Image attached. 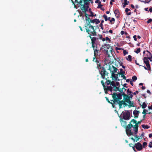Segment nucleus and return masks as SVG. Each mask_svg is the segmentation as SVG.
I'll return each instance as SVG.
<instances>
[{
    "label": "nucleus",
    "mask_w": 152,
    "mask_h": 152,
    "mask_svg": "<svg viewBox=\"0 0 152 152\" xmlns=\"http://www.w3.org/2000/svg\"><path fill=\"white\" fill-rule=\"evenodd\" d=\"M120 72L118 73V74H119V75H121V74H120V73H122V72H124V74L125 73V72L124 71H123V69H120Z\"/></svg>",
    "instance_id": "obj_44"
},
{
    "label": "nucleus",
    "mask_w": 152,
    "mask_h": 152,
    "mask_svg": "<svg viewBox=\"0 0 152 152\" xmlns=\"http://www.w3.org/2000/svg\"><path fill=\"white\" fill-rule=\"evenodd\" d=\"M86 32L89 35L91 34V36H96L97 34L96 31V28L94 29V26L91 25V23H87L85 26Z\"/></svg>",
    "instance_id": "obj_3"
},
{
    "label": "nucleus",
    "mask_w": 152,
    "mask_h": 152,
    "mask_svg": "<svg viewBox=\"0 0 152 152\" xmlns=\"http://www.w3.org/2000/svg\"><path fill=\"white\" fill-rule=\"evenodd\" d=\"M135 147L136 149L138 151H140L142 150L143 147L142 144L138 142L135 144Z\"/></svg>",
    "instance_id": "obj_11"
},
{
    "label": "nucleus",
    "mask_w": 152,
    "mask_h": 152,
    "mask_svg": "<svg viewBox=\"0 0 152 152\" xmlns=\"http://www.w3.org/2000/svg\"><path fill=\"white\" fill-rule=\"evenodd\" d=\"M100 26L101 27V28L102 30H103L104 29V28L103 27V24L100 23Z\"/></svg>",
    "instance_id": "obj_56"
},
{
    "label": "nucleus",
    "mask_w": 152,
    "mask_h": 152,
    "mask_svg": "<svg viewBox=\"0 0 152 152\" xmlns=\"http://www.w3.org/2000/svg\"><path fill=\"white\" fill-rule=\"evenodd\" d=\"M113 90L115 91H120V89L119 87H117L115 86V87H114Z\"/></svg>",
    "instance_id": "obj_26"
},
{
    "label": "nucleus",
    "mask_w": 152,
    "mask_h": 152,
    "mask_svg": "<svg viewBox=\"0 0 152 152\" xmlns=\"http://www.w3.org/2000/svg\"><path fill=\"white\" fill-rule=\"evenodd\" d=\"M128 52H127L126 50H124L123 51V53L124 55L128 54Z\"/></svg>",
    "instance_id": "obj_47"
},
{
    "label": "nucleus",
    "mask_w": 152,
    "mask_h": 152,
    "mask_svg": "<svg viewBox=\"0 0 152 152\" xmlns=\"http://www.w3.org/2000/svg\"><path fill=\"white\" fill-rule=\"evenodd\" d=\"M112 67L113 69V70H112L111 67L110 66H109L108 70L110 71L112 77L113 78V77L114 78V79H115V80H116L118 78V75L119 74H115V73L117 72L118 69L116 67L113 65H112Z\"/></svg>",
    "instance_id": "obj_5"
},
{
    "label": "nucleus",
    "mask_w": 152,
    "mask_h": 152,
    "mask_svg": "<svg viewBox=\"0 0 152 152\" xmlns=\"http://www.w3.org/2000/svg\"><path fill=\"white\" fill-rule=\"evenodd\" d=\"M83 0H80V1L78 2V4H79L81 6V8H82L84 6L85 7V8H86V7L85 5V4H83Z\"/></svg>",
    "instance_id": "obj_20"
},
{
    "label": "nucleus",
    "mask_w": 152,
    "mask_h": 152,
    "mask_svg": "<svg viewBox=\"0 0 152 152\" xmlns=\"http://www.w3.org/2000/svg\"><path fill=\"white\" fill-rule=\"evenodd\" d=\"M142 122V120L137 122L136 120L132 119L130 122V124L126 126V131L127 135L129 137L133 135V134L136 135L138 132L139 124Z\"/></svg>",
    "instance_id": "obj_1"
},
{
    "label": "nucleus",
    "mask_w": 152,
    "mask_h": 152,
    "mask_svg": "<svg viewBox=\"0 0 152 152\" xmlns=\"http://www.w3.org/2000/svg\"><path fill=\"white\" fill-rule=\"evenodd\" d=\"M100 69L101 70L99 71V72L101 75V77L103 79H104L105 78V77L106 76H108V73L106 71L104 67L101 66V69Z\"/></svg>",
    "instance_id": "obj_6"
},
{
    "label": "nucleus",
    "mask_w": 152,
    "mask_h": 152,
    "mask_svg": "<svg viewBox=\"0 0 152 152\" xmlns=\"http://www.w3.org/2000/svg\"><path fill=\"white\" fill-rule=\"evenodd\" d=\"M123 118L126 120H129L130 119V113L129 112L127 111L124 112L123 114Z\"/></svg>",
    "instance_id": "obj_9"
},
{
    "label": "nucleus",
    "mask_w": 152,
    "mask_h": 152,
    "mask_svg": "<svg viewBox=\"0 0 152 152\" xmlns=\"http://www.w3.org/2000/svg\"><path fill=\"white\" fill-rule=\"evenodd\" d=\"M121 95H122V96H123V100H124L125 102H130V99H129V96L128 95H126L125 93H124L123 94H121Z\"/></svg>",
    "instance_id": "obj_10"
},
{
    "label": "nucleus",
    "mask_w": 152,
    "mask_h": 152,
    "mask_svg": "<svg viewBox=\"0 0 152 152\" xmlns=\"http://www.w3.org/2000/svg\"><path fill=\"white\" fill-rule=\"evenodd\" d=\"M105 80H107L106 82V84H107V85H108L109 84H110V83H111V81L110 80H107V78H104Z\"/></svg>",
    "instance_id": "obj_32"
},
{
    "label": "nucleus",
    "mask_w": 152,
    "mask_h": 152,
    "mask_svg": "<svg viewBox=\"0 0 152 152\" xmlns=\"http://www.w3.org/2000/svg\"><path fill=\"white\" fill-rule=\"evenodd\" d=\"M117 61L118 63H120L121 62V61L120 59H119L118 58V60H117Z\"/></svg>",
    "instance_id": "obj_61"
},
{
    "label": "nucleus",
    "mask_w": 152,
    "mask_h": 152,
    "mask_svg": "<svg viewBox=\"0 0 152 152\" xmlns=\"http://www.w3.org/2000/svg\"><path fill=\"white\" fill-rule=\"evenodd\" d=\"M101 82L102 85V86H103V87H104V90H105L106 88V86L104 85V83L103 80H101Z\"/></svg>",
    "instance_id": "obj_36"
},
{
    "label": "nucleus",
    "mask_w": 152,
    "mask_h": 152,
    "mask_svg": "<svg viewBox=\"0 0 152 152\" xmlns=\"http://www.w3.org/2000/svg\"><path fill=\"white\" fill-rule=\"evenodd\" d=\"M148 57H144L143 61L144 63L146 64L149 63Z\"/></svg>",
    "instance_id": "obj_18"
},
{
    "label": "nucleus",
    "mask_w": 152,
    "mask_h": 152,
    "mask_svg": "<svg viewBox=\"0 0 152 152\" xmlns=\"http://www.w3.org/2000/svg\"><path fill=\"white\" fill-rule=\"evenodd\" d=\"M140 51V48H138L137 49V50L134 51V52L138 54L139 53Z\"/></svg>",
    "instance_id": "obj_41"
},
{
    "label": "nucleus",
    "mask_w": 152,
    "mask_h": 152,
    "mask_svg": "<svg viewBox=\"0 0 152 152\" xmlns=\"http://www.w3.org/2000/svg\"><path fill=\"white\" fill-rule=\"evenodd\" d=\"M114 14H115V16L117 18H119L120 15V13L118 10L117 9H116L114 11Z\"/></svg>",
    "instance_id": "obj_15"
},
{
    "label": "nucleus",
    "mask_w": 152,
    "mask_h": 152,
    "mask_svg": "<svg viewBox=\"0 0 152 152\" xmlns=\"http://www.w3.org/2000/svg\"><path fill=\"white\" fill-rule=\"evenodd\" d=\"M130 84H131V85L132 86H133V85H134V84L132 82V81H130Z\"/></svg>",
    "instance_id": "obj_63"
},
{
    "label": "nucleus",
    "mask_w": 152,
    "mask_h": 152,
    "mask_svg": "<svg viewBox=\"0 0 152 152\" xmlns=\"http://www.w3.org/2000/svg\"><path fill=\"white\" fill-rule=\"evenodd\" d=\"M86 21H88V23H90V21L91 20L90 19L89 17L86 18Z\"/></svg>",
    "instance_id": "obj_28"
},
{
    "label": "nucleus",
    "mask_w": 152,
    "mask_h": 152,
    "mask_svg": "<svg viewBox=\"0 0 152 152\" xmlns=\"http://www.w3.org/2000/svg\"><path fill=\"white\" fill-rule=\"evenodd\" d=\"M115 20L114 18H112L111 20H110V23H112V21H114Z\"/></svg>",
    "instance_id": "obj_51"
},
{
    "label": "nucleus",
    "mask_w": 152,
    "mask_h": 152,
    "mask_svg": "<svg viewBox=\"0 0 152 152\" xmlns=\"http://www.w3.org/2000/svg\"><path fill=\"white\" fill-rule=\"evenodd\" d=\"M132 57L131 55H129L128 56V58H127V59L130 61H132Z\"/></svg>",
    "instance_id": "obj_37"
},
{
    "label": "nucleus",
    "mask_w": 152,
    "mask_h": 152,
    "mask_svg": "<svg viewBox=\"0 0 152 152\" xmlns=\"http://www.w3.org/2000/svg\"><path fill=\"white\" fill-rule=\"evenodd\" d=\"M88 11L91 13V15H89V17H93L94 16V13L91 11V8H90L89 9Z\"/></svg>",
    "instance_id": "obj_25"
},
{
    "label": "nucleus",
    "mask_w": 152,
    "mask_h": 152,
    "mask_svg": "<svg viewBox=\"0 0 152 152\" xmlns=\"http://www.w3.org/2000/svg\"><path fill=\"white\" fill-rule=\"evenodd\" d=\"M126 102H124V104H123V106L124 107H125L126 106H128V104L126 103Z\"/></svg>",
    "instance_id": "obj_49"
},
{
    "label": "nucleus",
    "mask_w": 152,
    "mask_h": 152,
    "mask_svg": "<svg viewBox=\"0 0 152 152\" xmlns=\"http://www.w3.org/2000/svg\"><path fill=\"white\" fill-rule=\"evenodd\" d=\"M110 85L112 86L113 87H115L116 85L115 84V82L113 81L112 82H111Z\"/></svg>",
    "instance_id": "obj_38"
},
{
    "label": "nucleus",
    "mask_w": 152,
    "mask_h": 152,
    "mask_svg": "<svg viewBox=\"0 0 152 152\" xmlns=\"http://www.w3.org/2000/svg\"><path fill=\"white\" fill-rule=\"evenodd\" d=\"M129 99H132L133 97V95L132 94H131L129 95Z\"/></svg>",
    "instance_id": "obj_55"
},
{
    "label": "nucleus",
    "mask_w": 152,
    "mask_h": 152,
    "mask_svg": "<svg viewBox=\"0 0 152 152\" xmlns=\"http://www.w3.org/2000/svg\"><path fill=\"white\" fill-rule=\"evenodd\" d=\"M101 1H99L98 3V6L97 8H100L102 7V5L101 4Z\"/></svg>",
    "instance_id": "obj_35"
},
{
    "label": "nucleus",
    "mask_w": 152,
    "mask_h": 152,
    "mask_svg": "<svg viewBox=\"0 0 152 152\" xmlns=\"http://www.w3.org/2000/svg\"><path fill=\"white\" fill-rule=\"evenodd\" d=\"M152 142H150L149 143V145H148L149 147L150 148H152Z\"/></svg>",
    "instance_id": "obj_48"
},
{
    "label": "nucleus",
    "mask_w": 152,
    "mask_h": 152,
    "mask_svg": "<svg viewBox=\"0 0 152 152\" xmlns=\"http://www.w3.org/2000/svg\"><path fill=\"white\" fill-rule=\"evenodd\" d=\"M87 7H86V8H85V7L84 6L82 8H81V10H82V11L83 12H84L85 14V17L86 18L87 17H89V15L88 14H87L86 12H87L88 10V7L87 6Z\"/></svg>",
    "instance_id": "obj_12"
},
{
    "label": "nucleus",
    "mask_w": 152,
    "mask_h": 152,
    "mask_svg": "<svg viewBox=\"0 0 152 152\" xmlns=\"http://www.w3.org/2000/svg\"><path fill=\"white\" fill-rule=\"evenodd\" d=\"M126 91V89L124 87H123L122 89H120V91H119L120 92V93L123 94L124 93H125V92Z\"/></svg>",
    "instance_id": "obj_22"
},
{
    "label": "nucleus",
    "mask_w": 152,
    "mask_h": 152,
    "mask_svg": "<svg viewBox=\"0 0 152 152\" xmlns=\"http://www.w3.org/2000/svg\"><path fill=\"white\" fill-rule=\"evenodd\" d=\"M138 115H134V118H138Z\"/></svg>",
    "instance_id": "obj_62"
},
{
    "label": "nucleus",
    "mask_w": 152,
    "mask_h": 152,
    "mask_svg": "<svg viewBox=\"0 0 152 152\" xmlns=\"http://www.w3.org/2000/svg\"><path fill=\"white\" fill-rule=\"evenodd\" d=\"M113 99L114 100L113 103H115V105L116 104V103H118L120 104L121 105L124 104V102H125L124 100H120L122 99V95L121 93L117 94L116 93H114L112 94Z\"/></svg>",
    "instance_id": "obj_2"
},
{
    "label": "nucleus",
    "mask_w": 152,
    "mask_h": 152,
    "mask_svg": "<svg viewBox=\"0 0 152 152\" xmlns=\"http://www.w3.org/2000/svg\"><path fill=\"white\" fill-rule=\"evenodd\" d=\"M139 1H140L141 2H143L145 4H146V1H145L141 0H139Z\"/></svg>",
    "instance_id": "obj_57"
},
{
    "label": "nucleus",
    "mask_w": 152,
    "mask_h": 152,
    "mask_svg": "<svg viewBox=\"0 0 152 152\" xmlns=\"http://www.w3.org/2000/svg\"><path fill=\"white\" fill-rule=\"evenodd\" d=\"M142 127L144 129H148L149 128L150 126L148 125L143 124L142 125Z\"/></svg>",
    "instance_id": "obj_27"
},
{
    "label": "nucleus",
    "mask_w": 152,
    "mask_h": 152,
    "mask_svg": "<svg viewBox=\"0 0 152 152\" xmlns=\"http://www.w3.org/2000/svg\"><path fill=\"white\" fill-rule=\"evenodd\" d=\"M147 143L146 142H144L143 143L142 146H143V148H145V146L147 145Z\"/></svg>",
    "instance_id": "obj_45"
},
{
    "label": "nucleus",
    "mask_w": 152,
    "mask_h": 152,
    "mask_svg": "<svg viewBox=\"0 0 152 152\" xmlns=\"http://www.w3.org/2000/svg\"><path fill=\"white\" fill-rule=\"evenodd\" d=\"M105 40H108L109 41H110V38H109L108 37H106L105 38Z\"/></svg>",
    "instance_id": "obj_54"
},
{
    "label": "nucleus",
    "mask_w": 152,
    "mask_h": 152,
    "mask_svg": "<svg viewBox=\"0 0 152 152\" xmlns=\"http://www.w3.org/2000/svg\"><path fill=\"white\" fill-rule=\"evenodd\" d=\"M120 74H121V77H122L123 78V79H124V80H126V77L124 75V72H122V73H120Z\"/></svg>",
    "instance_id": "obj_31"
},
{
    "label": "nucleus",
    "mask_w": 152,
    "mask_h": 152,
    "mask_svg": "<svg viewBox=\"0 0 152 152\" xmlns=\"http://www.w3.org/2000/svg\"><path fill=\"white\" fill-rule=\"evenodd\" d=\"M91 23H95L96 24H98L100 22V21L99 20V19H97L96 18L94 19L93 20H91L90 21Z\"/></svg>",
    "instance_id": "obj_16"
},
{
    "label": "nucleus",
    "mask_w": 152,
    "mask_h": 152,
    "mask_svg": "<svg viewBox=\"0 0 152 152\" xmlns=\"http://www.w3.org/2000/svg\"><path fill=\"white\" fill-rule=\"evenodd\" d=\"M105 98L106 99V100L108 102V103L111 104L112 105V107L113 108L115 107V103H113L114 100H111L110 101L109 100L108 98L107 97H105Z\"/></svg>",
    "instance_id": "obj_13"
},
{
    "label": "nucleus",
    "mask_w": 152,
    "mask_h": 152,
    "mask_svg": "<svg viewBox=\"0 0 152 152\" xmlns=\"http://www.w3.org/2000/svg\"><path fill=\"white\" fill-rule=\"evenodd\" d=\"M149 11H150L151 12H152V7H151L149 9Z\"/></svg>",
    "instance_id": "obj_64"
},
{
    "label": "nucleus",
    "mask_w": 152,
    "mask_h": 152,
    "mask_svg": "<svg viewBox=\"0 0 152 152\" xmlns=\"http://www.w3.org/2000/svg\"><path fill=\"white\" fill-rule=\"evenodd\" d=\"M93 58V61L95 62L96 64V68L98 69H101V65L99 58L96 56H94Z\"/></svg>",
    "instance_id": "obj_7"
},
{
    "label": "nucleus",
    "mask_w": 152,
    "mask_h": 152,
    "mask_svg": "<svg viewBox=\"0 0 152 152\" xmlns=\"http://www.w3.org/2000/svg\"><path fill=\"white\" fill-rule=\"evenodd\" d=\"M146 66H147V68L148 69V70H151V66H150V65L149 64V63H148L147 64H146Z\"/></svg>",
    "instance_id": "obj_30"
},
{
    "label": "nucleus",
    "mask_w": 152,
    "mask_h": 152,
    "mask_svg": "<svg viewBox=\"0 0 152 152\" xmlns=\"http://www.w3.org/2000/svg\"><path fill=\"white\" fill-rule=\"evenodd\" d=\"M130 102H127V103H128L129 104L128 106L129 107H134V102H131V101H130Z\"/></svg>",
    "instance_id": "obj_23"
},
{
    "label": "nucleus",
    "mask_w": 152,
    "mask_h": 152,
    "mask_svg": "<svg viewBox=\"0 0 152 152\" xmlns=\"http://www.w3.org/2000/svg\"><path fill=\"white\" fill-rule=\"evenodd\" d=\"M151 0H145V1H146V3H149Z\"/></svg>",
    "instance_id": "obj_59"
},
{
    "label": "nucleus",
    "mask_w": 152,
    "mask_h": 152,
    "mask_svg": "<svg viewBox=\"0 0 152 152\" xmlns=\"http://www.w3.org/2000/svg\"><path fill=\"white\" fill-rule=\"evenodd\" d=\"M104 46L106 47V48L107 49H108V50H107L106 49H104V51L106 52V54L107 55H108V56L109 57L110 56V53L112 54V50H113V48L111 46L109 45L108 44H105L104 45Z\"/></svg>",
    "instance_id": "obj_8"
},
{
    "label": "nucleus",
    "mask_w": 152,
    "mask_h": 152,
    "mask_svg": "<svg viewBox=\"0 0 152 152\" xmlns=\"http://www.w3.org/2000/svg\"><path fill=\"white\" fill-rule=\"evenodd\" d=\"M127 94L126 95H128V96H129V95L131 94L132 93V92L129 90V88H128V89H127Z\"/></svg>",
    "instance_id": "obj_34"
},
{
    "label": "nucleus",
    "mask_w": 152,
    "mask_h": 152,
    "mask_svg": "<svg viewBox=\"0 0 152 152\" xmlns=\"http://www.w3.org/2000/svg\"><path fill=\"white\" fill-rule=\"evenodd\" d=\"M151 22H152V19L150 18L147 21V23H149Z\"/></svg>",
    "instance_id": "obj_46"
},
{
    "label": "nucleus",
    "mask_w": 152,
    "mask_h": 152,
    "mask_svg": "<svg viewBox=\"0 0 152 152\" xmlns=\"http://www.w3.org/2000/svg\"><path fill=\"white\" fill-rule=\"evenodd\" d=\"M88 36L91 40V44L92 47L93 48H94V47H96V48H97V45L100 43L99 38L95 37H92L91 34L89 35Z\"/></svg>",
    "instance_id": "obj_4"
},
{
    "label": "nucleus",
    "mask_w": 152,
    "mask_h": 152,
    "mask_svg": "<svg viewBox=\"0 0 152 152\" xmlns=\"http://www.w3.org/2000/svg\"><path fill=\"white\" fill-rule=\"evenodd\" d=\"M125 12L126 13L127 15H129L131 14V12H128V11H130V10L128 8H126L125 10Z\"/></svg>",
    "instance_id": "obj_21"
},
{
    "label": "nucleus",
    "mask_w": 152,
    "mask_h": 152,
    "mask_svg": "<svg viewBox=\"0 0 152 152\" xmlns=\"http://www.w3.org/2000/svg\"><path fill=\"white\" fill-rule=\"evenodd\" d=\"M142 109H144L147 107V104L145 102H143L142 105Z\"/></svg>",
    "instance_id": "obj_33"
},
{
    "label": "nucleus",
    "mask_w": 152,
    "mask_h": 152,
    "mask_svg": "<svg viewBox=\"0 0 152 152\" xmlns=\"http://www.w3.org/2000/svg\"><path fill=\"white\" fill-rule=\"evenodd\" d=\"M121 125L123 126H125V128L126 126H126L127 122L126 121H124L123 120H122L121 121Z\"/></svg>",
    "instance_id": "obj_19"
},
{
    "label": "nucleus",
    "mask_w": 152,
    "mask_h": 152,
    "mask_svg": "<svg viewBox=\"0 0 152 152\" xmlns=\"http://www.w3.org/2000/svg\"><path fill=\"white\" fill-rule=\"evenodd\" d=\"M136 134H136V135H135L134 136V137L136 138V140H135V141H136V142H137L139 140V139H140V138L138 136H137Z\"/></svg>",
    "instance_id": "obj_40"
},
{
    "label": "nucleus",
    "mask_w": 152,
    "mask_h": 152,
    "mask_svg": "<svg viewBox=\"0 0 152 152\" xmlns=\"http://www.w3.org/2000/svg\"><path fill=\"white\" fill-rule=\"evenodd\" d=\"M96 47H94V48H93V49L94 50V56H98V53L100 52V51L99 50L97 49L96 48H95Z\"/></svg>",
    "instance_id": "obj_14"
},
{
    "label": "nucleus",
    "mask_w": 152,
    "mask_h": 152,
    "mask_svg": "<svg viewBox=\"0 0 152 152\" xmlns=\"http://www.w3.org/2000/svg\"><path fill=\"white\" fill-rule=\"evenodd\" d=\"M140 113V111H139L134 110L133 111V113L134 115H138Z\"/></svg>",
    "instance_id": "obj_29"
},
{
    "label": "nucleus",
    "mask_w": 152,
    "mask_h": 152,
    "mask_svg": "<svg viewBox=\"0 0 152 152\" xmlns=\"http://www.w3.org/2000/svg\"><path fill=\"white\" fill-rule=\"evenodd\" d=\"M103 17L104 18L105 21H107V17L106 15H104L103 16Z\"/></svg>",
    "instance_id": "obj_43"
},
{
    "label": "nucleus",
    "mask_w": 152,
    "mask_h": 152,
    "mask_svg": "<svg viewBox=\"0 0 152 152\" xmlns=\"http://www.w3.org/2000/svg\"><path fill=\"white\" fill-rule=\"evenodd\" d=\"M142 113L144 114V115H146L147 113L145 112V110H143V112H142Z\"/></svg>",
    "instance_id": "obj_60"
},
{
    "label": "nucleus",
    "mask_w": 152,
    "mask_h": 152,
    "mask_svg": "<svg viewBox=\"0 0 152 152\" xmlns=\"http://www.w3.org/2000/svg\"><path fill=\"white\" fill-rule=\"evenodd\" d=\"M83 1L84 2V4H85L86 7H88V8L89 7V2L90 1H91V0H83Z\"/></svg>",
    "instance_id": "obj_17"
},
{
    "label": "nucleus",
    "mask_w": 152,
    "mask_h": 152,
    "mask_svg": "<svg viewBox=\"0 0 152 152\" xmlns=\"http://www.w3.org/2000/svg\"><path fill=\"white\" fill-rule=\"evenodd\" d=\"M138 91H136L134 93H132V94L134 95H136L137 94H138Z\"/></svg>",
    "instance_id": "obj_52"
},
{
    "label": "nucleus",
    "mask_w": 152,
    "mask_h": 152,
    "mask_svg": "<svg viewBox=\"0 0 152 152\" xmlns=\"http://www.w3.org/2000/svg\"><path fill=\"white\" fill-rule=\"evenodd\" d=\"M133 38L134 39V40L135 41H137V39L136 38V35H134L133 36Z\"/></svg>",
    "instance_id": "obj_53"
},
{
    "label": "nucleus",
    "mask_w": 152,
    "mask_h": 152,
    "mask_svg": "<svg viewBox=\"0 0 152 152\" xmlns=\"http://www.w3.org/2000/svg\"><path fill=\"white\" fill-rule=\"evenodd\" d=\"M148 107L150 110H152V105L150 106H148Z\"/></svg>",
    "instance_id": "obj_58"
},
{
    "label": "nucleus",
    "mask_w": 152,
    "mask_h": 152,
    "mask_svg": "<svg viewBox=\"0 0 152 152\" xmlns=\"http://www.w3.org/2000/svg\"><path fill=\"white\" fill-rule=\"evenodd\" d=\"M116 104H117L119 105V108L120 109L122 107V105H121V104H119L118 103H116Z\"/></svg>",
    "instance_id": "obj_50"
},
{
    "label": "nucleus",
    "mask_w": 152,
    "mask_h": 152,
    "mask_svg": "<svg viewBox=\"0 0 152 152\" xmlns=\"http://www.w3.org/2000/svg\"><path fill=\"white\" fill-rule=\"evenodd\" d=\"M106 90L112 91H113V88L111 86H107L106 88Z\"/></svg>",
    "instance_id": "obj_24"
},
{
    "label": "nucleus",
    "mask_w": 152,
    "mask_h": 152,
    "mask_svg": "<svg viewBox=\"0 0 152 152\" xmlns=\"http://www.w3.org/2000/svg\"><path fill=\"white\" fill-rule=\"evenodd\" d=\"M137 78L136 76H134L132 77V80L133 81H134L137 80Z\"/></svg>",
    "instance_id": "obj_42"
},
{
    "label": "nucleus",
    "mask_w": 152,
    "mask_h": 152,
    "mask_svg": "<svg viewBox=\"0 0 152 152\" xmlns=\"http://www.w3.org/2000/svg\"><path fill=\"white\" fill-rule=\"evenodd\" d=\"M129 3V1H127V0H124V5H127Z\"/></svg>",
    "instance_id": "obj_39"
}]
</instances>
